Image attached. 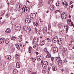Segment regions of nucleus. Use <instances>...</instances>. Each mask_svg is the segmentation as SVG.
Returning <instances> with one entry per match:
<instances>
[{
  "mask_svg": "<svg viewBox=\"0 0 74 74\" xmlns=\"http://www.w3.org/2000/svg\"><path fill=\"white\" fill-rule=\"evenodd\" d=\"M46 68H44L42 70V73L43 74H45L46 73Z\"/></svg>",
  "mask_w": 74,
  "mask_h": 74,
  "instance_id": "nucleus-29",
  "label": "nucleus"
},
{
  "mask_svg": "<svg viewBox=\"0 0 74 74\" xmlns=\"http://www.w3.org/2000/svg\"><path fill=\"white\" fill-rule=\"evenodd\" d=\"M56 6H59V2H58L57 3H56Z\"/></svg>",
  "mask_w": 74,
  "mask_h": 74,
  "instance_id": "nucleus-38",
  "label": "nucleus"
},
{
  "mask_svg": "<svg viewBox=\"0 0 74 74\" xmlns=\"http://www.w3.org/2000/svg\"><path fill=\"white\" fill-rule=\"evenodd\" d=\"M5 40V38H2L0 39V44H3L4 42V40Z\"/></svg>",
  "mask_w": 74,
  "mask_h": 74,
  "instance_id": "nucleus-8",
  "label": "nucleus"
},
{
  "mask_svg": "<svg viewBox=\"0 0 74 74\" xmlns=\"http://www.w3.org/2000/svg\"><path fill=\"white\" fill-rule=\"evenodd\" d=\"M17 73H18V70L17 69H15L13 70V73L14 74H16Z\"/></svg>",
  "mask_w": 74,
  "mask_h": 74,
  "instance_id": "nucleus-25",
  "label": "nucleus"
},
{
  "mask_svg": "<svg viewBox=\"0 0 74 74\" xmlns=\"http://www.w3.org/2000/svg\"><path fill=\"white\" fill-rule=\"evenodd\" d=\"M37 66H39V63H37Z\"/></svg>",
  "mask_w": 74,
  "mask_h": 74,
  "instance_id": "nucleus-58",
  "label": "nucleus"
},
{
  "mask_svg": "<svg viewBox=\"0 0 74 74\" xmlns=\"http://www.w3.org/2000/svg\"><path fill=\"white\" fill-rule=\"evenodd\" d=\"M36 14L34 13H32L31 14L30 17L32 19H34L36 17Z\"/></svg>",
  "mask_w": 74,
  "mask_h": 74,
  "instance_id": "nucleus-5",
  "label": "nucleus"
},
{
  "mask_svg": "<svg viewBox=\"0 0 74 74\" xmlns=\"http://www.w3.org/2000/svg\"><path fill=\"white\" fill-rule=\"evenodd\" d=\"M53 3V1L52 0H49L48 1V3L49 4H51Z\"/></svg>",
  "mask_w": 74,
  "mask_h": 74,
  "instance_id": "nucleus-23",
  "label": "nucleus"
},
{
  "mask_svg": "<svg viewBox=\"0 0 74 74\" xmlns=\"http://www.w3.org/2000/svg\"><path fill=\"white\" fill-rule=\"evenodd\" d=\"M6 33H9L11 32V29H10L7 28L6 31H5Z\"/></svg>",
  "mask_w": 74,
  "mask_h": 74,
  "instance_id": "nucleus-15",
  "label": "nucleus"
},
{
  "mask_svg": "<svg viewBox=\"0 0 74 74\" xmlns=\"http://www.w3.org/2000/svg\"><path fill=\"white\" fill-rule=\"evenodd\" d=\"M64 71V69H62V70H61V71H62L63 72V71Z\"/></svg>",
  "mask_w": 74,
  "mask_h": 74,
  "instance_id": "nucleus-60",
  "label": "nucleus"
},
{
  "mask_svg": "<svg viewBox=\"0 0 74 74\" xmlns=\"http://www.w3.org/2000/svg\"><path fill=\"white\" fill-rule=\"evenodd\" d=\"M16 58H19V55H18V54H17L16 55Z\"/></svg>",
  "mask_w": 74,
  "mask_h": 74,
  "instance_id": "nucleus-48",
  "label": "nucleus"
},
{
  "mask_svg": "<svg viewBox=\"0 0 74 74\" xmlns=\"http://www.w3.org/2000/svg\"><path fill=\"white\" fill-rule=\"evenodd\" d=\"M73 3V2L71 1L70 2V4H71Z\"/></svg>",
  "mask_w": 74,
  "mask_h": 74,
  "instance_id": "nucleus-57",
  "label": "nucleus"
},
{
  "mask_svg": "<svg viewBox=\"0 0 74 74\" xmlns=\"http://www.w3.org/2000/svg\"><path fill=\"white\" fill-rule=\"evenodd\" d=\"M71 26H73V27H74V24L73 23H71Z\"/></svg>",
  "mask_w": 74,
  "mask_h": 74,
  "instance_id": "nucleus-45",
  "label": "nucleus"
},
{
  "mask_svg": "<svg viewBox=\"0 0 74 74\" xmlns=\"http://www.w3.org/2000/svg\"><path fill=\"white\" fill-rule=\"evenodd\" d=\"M29 11L27 9V8H25V12L26 14H27L29 13Z\"/></svg>",
  "mask_w": 74,
  "mask_h": 74,
  "instance_id": "nucleus-14",
  "label": "nucleus"
},
{
  "mask_svg": "<svg viewBox=\"0 0 74 74\" xmlns=\"http://www.w3.org/2000/svg\"><path fill=\"white\" fill-rule=\"evenodd\" d=\"M60 12V11L59 10H57L55 12V13H57V12Z\"/></svg>",
  "mask_w": 74,
  "mask_h": 74,
  "instance_id": "nucleus-41",
  "label": "nucleus"
},
{
  "mask_svg": "<svg viewBox=\"0 0 74 74\" xmlns=\"http://www.w3.org/2000/svg\"><path fill=\"white\" fill-rule=\"evenodd\" d=\"M47 40L48 42H52V40L49 38H47Z\"/></svg>",
  "mask_w": 74,
  "mask_h": 74,
  "instance_id": "nucleus-28",
  "label": "nucleus"
},
{
  "mask_svg": "<svg viewBox=\"0 0 74 74\" xmlns=\"http://www.w3.org/2000/svg\"><path fill=\"white\" fill-rule=\"evenodd\" d=\"M68 29L66 28V33H67V31H68Z\"/></svg>",
  "mask_w": 74,
  "mask_h": 74,
  "instance_id": "nucleus-53",
  "label": "nucleus"
},
{
  "mask_svg": "<svg viewBox=\"0 0 74 74\" xmlns=\"http://www.w3.org/2000/svg\"><path fill=\"white\" fill-rule=\"evenodd\" d=\"M29 52L30 53L32 52V47H29L28 48Z\"/></svg>",
  "mask_w": 74,
  "mask_h": 74,
  "instance_id": "nucleus-22",
  "label": "nucleus"
},
{
  "mask_svg": "<svg viewBox=\"0 0 74 74\" xmlns=\"http://www.w3.org/2000/svg\"><path fill=\"white\" fill-rule=\"evenodd\" d=\"M59 16H60L59 14H57L56 15V17L57 18H59Z\"/></svg>",
  "mask_w": 74,
  "mask_h": 74,
  "instance_id": "nucleus-42",
  "label": "nucleus"
},
{
  "mask_svg": "<svg viewBox=\"0 0 74 74\" xmlns=\"http://www.w3.org/2000/svg\"><path fill=\"white\" fill-rule=\"evenodd\" d=\"M22 12H25V8H22Z\"/></svg>",
  "mask_w": 74,
  "mask_h": 74,
  "instance_id": "nucleus-43",
  "label": "nucleus"
},
{
  "mask_svg": "<svg viewBox=\"0 0 74 74\" xmlns=\"http://www.w3.org/2000/svg\"><path fill=\"white\" fill-rule=\"evenodd\" d=\"M58 41V37H56L54 38L52 40L53 42H54V43H55V42H56L57 41Z\"/></svg>",
  "mask_w": 74,
  "mask_h": 74,
  "instance_id": "nucleus-4",
  "label": "nucleus"
},
{
  "mask_svg": "<svg viewBox=\"0 0 74 74\" xmlns=\"http://www.w3.org/2000/svg\"><path fill=\"white\" fill-rule=\"evenodd\" d=\"M62 3L63 5H64L65 4H64V2H62Z\"/></svg>",
  "mask_w": 74,
  "mask_h": 74,
  "instance_id": "nucleus-56",
  "label": "nucleus"
},
{
  "mask_svg": "<svg viewBox=\"0 0 74 74\" xmlns=\"http://www.w3.org/2000/svg\"><path fill=\"white\" fill-rule=\"evenodd\" d=\"M44 51H45V52H47V50H46V49H44Z\"/></svg>",
  "mask_w": 74,
  "mask_h": 74,
  "instance_id": "nucleus-59",
  "label": "nucleus"
},
{
  "mask_svg": "<svg viewBox=\"0 0 74 74\" xmlns=\"http://www.w3.org/2000/svg\"><path fill=\"white\" fill-rule=\"evenodd\" d=\"M44 64H45L47 66H48V62L47 61H45L44 62Z\"/></svg>",
  "mask_w": 74,
  "mask_h": 74,
  "instance_id": "nucleus-35",
  "label": "nucleus"
},
{
  "mask_svg": "<svg viewBox=\"0 0 74 74\" xmlns=\"http://www.w3.org/2000/svg\"><path fill=\"white\" fill-rule=\"evenodd\" d=\"M25 21L26 23H30L31 22V20L28 18H26Z\"/></svg>",
  "mask_w": 74,
  "mask_h": 74,
  "instance_id": "nucleus-9",
  "label": "nucleus"
},
{
  "mask_svg": "<svg viewBox=\"0 0 74 74\" xmlns=\"http://www.w3.org/2000/svg\"><path fill=\"white\" fill-rule=\"evenodd\" d=\"M61 18L63 19H65L67 17L66 13L65 12L62 13L61 14Z\"/></svg>",
  "mask_w": 74,
  "mask_h": 74,
  "instance_id": "nucleus-3",
  "label": "nucleus"
},
{
  "mask_svg": "<svg viewBox=\"0 0 74 74\" xmlns=\"http://www.w3.org/2000/svg\"><path fill=\"white\" fill-rule=\"evenodd\" d=\"M28 28V27H23L24 30L26 32V30H27V29Z\"/></svg>",
  "mask_w": 74,
  "mask_h": 74,
  "instance_id": "nucleus-34",
  "label": "nucleus"
},
{
  "mask_svg": "<svg viewBox=\"0 0 74 74\" xmlns=\"http://www.w3.org/2000/svg\"><path fill=\"white\" fill-rule=\"evenodd\" d=\"M71 38L72 40H73V39H74V38H73V37L71 36Z\"/></svg>",
  "mask_w": 74,
  "mask_h": 74,
  "instance_id": "nucleus-52",
  "label": "nucleus"
},
{
  "mask_svg": "<svg viewBox=\"0 0 74 74\" xmlns=\"http://www.w3.org/2000/svg\"><path fill=\"white\" fill-rule=\"evenodd\" d=\"M15 29L16 30H20L21 29V25L19 24H17L15 26Z\"/></svg>",
  "mask_w": 74,
  "mask_h": 74,
  "instance_id": "nucleus-1",
  "label": "nucleus"
},
{
  "mask_svg": "<svg viewBox=\"0 0 74 74\" xmlns=\"http://www.w3.org/2000/svg\"><path fill=\"white\" fill-rule=\"evenodd\" d=\"M62 55L63 56H64L66 55V53H65V52H63V53H62Z\"/></svg>",
  "mask_w": 74,
  "mask_h": 74,
  "instance_id": "nucleus-44",
  "label": "nucleus"
},
{
  "mask_svg": "<svg viewBox=\"0 0 74 74\" xmlns=\"http://www.w3.org/2000/svg\"><path fill=\"white\" fill-rule=\"evenodd\" d=\"M63 30L61 32H60V33H62V34L63 33Z\"/></svg>",
  "mask_w": 74,
  "mask_h": 74,
  "instance_id": "nucleus-54",
  "label": "nucleus"
},
{
  "mask_svg": "<svg viewBox=\"0 0 74 74\" xmlns=\"http://www.w3.org/2000/svg\"><path fill=\"white\" fill-rule=\"evenodd\" d=\"M58 43L60 45L62 44V38H60L59 39Z\"/></svg>",
  "mask_w": 74,
  "mask_h": 74,
  "instance_id": "nucleus-13",
  "label": "nucleus"
},
{
  "mask_svg": "<svg viewBox=\"0 0 74 74\" xmlns=\"http://www.w3.org/2000/svg\"><path fill=\"white\" fill-rule=\"evenodd\" d=\"M5 58L7 59H9V60H10V59H11V56H5Z\"/></svg>",
  "mask_w": 74,
  "mask_h": 74,
  "instance_id": "nucleus-16",
  "label": "nucleus"
},
{
  "mask_svg": "<svg viewBox=\"0 0 74 74\" xmlns=\"http://www.w3.org/2000/svg\"><path fill=\"white\" fill-rule=\"evenodd\" d=\"M38 45V44H36L33 46V48H36V47H37Z\"/></svg>",
  "mask_w": 74,
  "mask_h": 74,
  "instance_id": "nucleus-39",
  "label": "nucleus"
},
{
  "mask_svg": "<svg viewBox=\"0 0 74 74\" xmlns=\"http://www.w3.org/2000/svg\"><path fill=\"white\" fill-rule=\"evenodd\" d=\"M35 29H36V33H37V32H38L37 30H38V29H37V28H35Z\"/></svg>",
  "mask_w": 74,
  "mask_h": 74,
  "instance_id": "nucleus-49",
  "label": "nucleus"
},
{
  "mask_svg": "<svg viewBox=\"0 0 74 74\" xmlns=\"http://www.w3.org/2000/svg\"><path fill=\"white\" fill-rule=\"evenodd\" d=\"M55 8V6L53 5H51L50 6V9L51 11H53Z\"/></svg>",
  "mask_w": 74,
  "mask_h": 74,
  "instance_id": "nucleus-7",
  "label": "nucleus"
},
{
  "mask_svg": "<svg viewBox=\"0 0 74 74\" xmlns=\"http://www.w3.org/2000/svg\"><path fill=\"white\" fill-rule=\"evenodd\" d=\"M4 15V13H2L1 14H0V16H2Z\"/></svg>",
  "mask_w": 74,
  "mask_h": 74,
  "instance_id": "nucleus-47",
  "label": "nucleus"
},
{
  "mask_svg": "<svg viewBox=\"0 0 74 74\" xmlns=\"http://www.w3.org/2000/svg\"><path fill=\"white\" fill-rule=\"evenodd\" d=\"M53 50L54 53L56 52H58V48L56 47H54L53 48Z\"/></svg>",
  "mask_w": 74,
  "mask_h": 74,
  "instance_id": "nucleus-11",
  "label": "nucleus"
},
{
  "mask_svg": "<svg viewBox=\"0 0 74 74\" xmlns=\"http://www.w3.org/2000/svg\"><path fill=\"white\" fill-rule=\"evenodd\" d=\"M16 39V37L15 36H13L11 38L12 40H15Z\"/></svg>",
  "mask_w": 74,
  "mask_h": 74,
  "instance_id": "nucleus-33",
  "label": "nucleus"
},
{
  "mask_svg": "<svg viewBox=\"0 0 74 74\" xmlns=\"http://www.w3.org/2000/svg\"><path fill=\"white\" fill-rule=\"evenodd\" d=\"M56 59L57 60V61L58 62H59V61H60V60H60V58L57 57L56 58Z\"/></svg>",
  "mask_w": 74,
  "mask_h": 74,
  "instance_id": "nucleus-31",
  "label": "nucleus"
},
{
  "mask_svg": "<svg viewBox=\"0 0 74 74\" xmlns=\"http://www.w3.org/2000/svg\"><path fill=\"white\" fill-rule=\"evenodd\" d=\"M16 67L17 68H19L20 67V65L19 62H17L16 64Z\"/></svg>",
  "mask_w": 74,
  "mask_h": 74,
  "instance_id": "nucleus-24",
  "label": "nucleus"
},
{
  "mask_svg": "<svg viewBox=\"0 0 74 74\" xmlns=\"http://www.w3.org/2000/svg\"><path fill=\"white\" fill-rule=\"evenodd\" d=\"M58 64L59 66H61L62 64V60L60 61L59 62Z\"/></svg>",
  "mask_w": 74,
  "mask_h": 74,
  "instance_id": "nucleus-30",
  "label": "nucleus"
},
{
  "mask_svg": "<svg viewBox=\"0 0 74 74\" xmlns=\"http://www.w3.org/2000/svg\"><path fill=\"white\" fill-rule=\"evenodd\" d=\"M52 69L53 71H56L58 69V68L57 66H53L52 67Z\"/></svg>",
  "mask_w": 74,
  "mask_h": 74,
  "instance_id": "nucleus-12",
  "label": "nucleus"
},
{
  "mask_svg": "<svg viewBox=\"0 0 74 74\" xmlns=\"http://www.w3.org/2000/svg\"><path fill=\"white\" fill-rule=\"evenodd\" d=\"M42 66L43 67L45 68V67H47V66L45 65V64L43 63V64L42 65Z\"/></svg>",
  "mask_w": 74,
  "mask_h": 74,
  "instance_id": "nucleus-37",
  "label": "nucleus"
},
{
  "mask_svg": "<svg viewBox=\"0 0 74 74\" xmlns=\"http://www.w3.org/2000/svg\"><path fill=\"white\" fill-rule=\"evenodd\" d=\"M27 29L26 32H30V31H31V29H30V28H29V27H28V28H27Z\"/></svg>",
  "mask_w": 74,
  "mask_h": 74,
  "instance_id": "nucleus-21",
  "label": "nucleus"
},
{
  "mask_svg": "<svg viewBox=\"0 0 74 74\" xmlns=\"http://www.w3.org/2000/svg\"><path fill=\"white\" fill-rule=\"evenodd\" d=\"M73 7V5H72L71 6V8H72Z\"/></svg>",
  "mask_w": 74,
  "mask_h": 74,
  "instance_id": "nucleus-51",
  "label": "nucleus"
},
{
  "mask_svg": "<svg viewBox=\"0 0 74 74\" xmlns=\"http://www.w3.org/2000/svg\"><path fill=\"white\" fill-rule=\"evenodd\" d=\"M37 59L38 61L40 62V61L41 60V56H39L37 58Z\"/></svg>",
  "mask_w": 74,
  "mask_h": 74,
  "instance_id": "nucleus-17",
  "label": "nucleus"
},
{
  "mask_svg": "<svg viewBox=\"0 0 74 74\" xmlns=\"http://www.w3.org/2000/svg\"><path fill=\"white\" fill-rule=\"evenodd\" d=\"M9 14H6V16L7 17V18H8V17H9Z\"/></svg>",
  "mask_w": 74,
  "mask_h": 74,
  "instance_id": "nucleus-46",
  "label": "nucleus"
},
{
  "mask_svg": "<svg viewBox=\"0 0 74 74\" xmlns=\"http://www.w3.org/2000/svg\"><path fill=\"white\" fill-rule=\"evenodd\" d=\"M63 51H64V52H66L67 51V48H64L63 49Z\"/></svg>",
  "mask_w": 74,
  "mask_h": 74,
  "instance_id": "nucleus-36",
  "label": "nucleus"
},
{
  "mask_svg": "<svg viewBox=\"0 0 74 74\" xmlns=\"http://www.w3.org/2000/svg\"><path fill=\"white\" fill-rule=\"evenodd\" d=\"M18 40L20 42H21L22 41V36H18Z\"/></svg>",
  "mask_w": 74,
  "mask_h": 74,
  "instance_id": "nucleus-10",
  "label": "nucleus"
},
{
  "mask_svg": "<svg viewBox=\"0 0 74 74\" xmlns=\"http://www.w3.org/2000/svg\"><path fill=\"white\" fill-rule=\"evenodd\" d=\"M69 22V20H68L67 21V23Z\"/></svg>",
  "mask_w": 74,
  "mask_h": 74,
  "instance_id": "nucleus-62",
  "label": "nucleus"
},
{
  "mask_svg": "<svg viewBox=\"0 0 74 74\" xmlns=\"http://www.w3.org/2000/svg\"><path fill=\"white\" fill-rule=\"evenodd\" d=\"M20 46L21 47H22V44H20Z\"/></svg>",
  "mask_w": 74,
  "mask_h": 74,
  "instance_id": "nucleus-61",
  "label": "nucleus"
},
{
  "mask_svg": "<svg viewBox=\"0 0 74 74\" xmlns=\"http://www.w3.org/2000/svg\"><path fill=\"white\" fill-rule=\"evenodd\" d=\"M36 54H37L38 55V52H36Z\"/></svg>",
  "mask_w": 74,
  "mask_h": 74,
  "instance_id": "nucleus-64",
  "label": "nucleus"
},
{
  "mask_svg": "<svg viewBox=\"0 0 74 74\" xmlns=\"http://www.w3.org/2000/svg\"><path fill=\"white\" fill-rule=\"evenodd\" d=\"M40 44L41 45H44L45 44V40H43Z\"/></svg>",
  "mask_w": 74,
  "mask_h": 74,
  "instance_id": "nucleus-18",
  "label": "nucleus"
},
{
  "mask_svg": "<svg viewBox=\"0 0 74 74\" xmlns=\"http://www.w3.org/2000/svg\"><path fill=\"white\" fill-rule=\"evenodd\" d=\"M39 20L40 22H42V19H41L40 18V19H39Z\"/></svg>",
  "mask_w": 74,
  "mask_h": 74,
  "instance_id": "nucleus-50",
  "label": "nucleus"
},
{
  "mask_svg": "<svg viewBox=\"0 0 74 74\" xmlns=\"http://www.w3.org/2000/svg\"><path fill=\"white\" fill-rule=\"evenodd\" d=\"M16 8L18 11H20L22 8V6L21 4H16Z\"/></svg>",
  "mask_w": 74,
  "mask_h": 74,
  "instance_id": "nucleus-2",
  "label": "nucleus"
},
{
  "mask_svg": "<svg viewBox=\"0 0 74 74\" xmlns=\"http://www.w3.org/2000/svg\"><path fill=\"white\" fill-rule=\"evenodd\" d=\"M35 25L36 26H37L38 25V23H36V24H35Z\"/></svg>",
  "mask_w": 74,
  "mask_h": 74,
  "instance_id": "nucleus-55",
  "label": "nucleus"
},
{
  "mask_svg": "<svg viewBox=\"0 0 74 74\" xmlns=\"http://www.w3.org/2000/svg\"><path fill=\"white\" fill-rule=\"evenodd\" d=\"M58 26H59V27H61L62 26V25H61V23H59L58 24Z\"/></svg>",
  "mask_w": 74,
  "mask_h": 74,
  "instance_id": "nucleus-40",
  "label": "nucleus"
},
{
  "mask_svg": "<svg viewBox=\"0 0 74 74\" xmlns=\"http://www.w3.org/2000/svg\"><path fill=\"white\" fill-rule=\"evenodd\" d=\"M38 42V38H34L33 40V42L34 44H37Z\"/></svg>",
  "mask_w": 74,
  "mask_h": 74,
  "instance_id": "nucleus-6",
  "label": "nucleus"
},
{
  "mask_svg": "<svg viewBox=\"0 0 74 74\" xmlns=\"http://www.w3.org/2000/svg\"><path fill=\"white\" fill-rule=\"evenodd\" d=\"M5 43L6 44H8V43H9V42H10V40H9V39H6L5 41Z\"/></svg>",
  "mask_w": 74,
  "mask_h": 74,
  "instance_id": "nucleus-20",
  "label": "nucleus"
},
{
  "mask_svg": "<svg viewBox=\"0 0 74 74\" xmlns=\"http://www.w3.org/2000/svg\"><path fill=\"white\" fill-rule=\"evenodd\" d=\"M47 28H45L43 29V33H45V32H47Z\"/></svg>",
  "mask_w": 74,
  "mask_h": 74,
  "instance_id": "nucleus-32",
  "label": "nucleus"
},
{
  "mask_svg": "<svg viewBox=\"0 0 74 74\" xmlns=\"http://www.w3.org/2000/svg\"><path fill=\"white\" fill-rule=\"evenodd\" d=\"M26 2L27 3V2H29V1L26 0Z\"/></svg>",
  "mask_w": 74,
  "mask_h": 74,
  "instance_id": "nucleus-63",
  "label": "nucleus"
},
{
  "mask_svg": "<svg viewBox=\"0 0 74 74\" xmlns=\"http://www.w3.org/2000/svg\"><path fill=\"white\" fill-rule=\"evenodd\" d=\"M47 55L46 56V58H50L51 57V54H47Z\"/></svg>",
  "mask_w": 74,
  "mask_h": 74,
  "instance_id": "nucleus-26",
  "label": "nucleus"
},
{
  "mask_svg": "<svg viewBox=\"0 0 74 74\" xmlns=\"http://www.w3.org/2000/svg\"><path fill=\"white\" fill-rule=\"evenodd\" d=\"M31 60L33 61L34 62H36V58H33L32 57L31 58Z\"/></svg>",
  "mask_w": 74,
  "mask_h": 74,
  "instance_id": "nucleus-19",
  "label": "nucleus"
},
{
  "mask_svg": "<svg viewBox=\"0 0 74 74\" xmlns=\"http://www.w3.org/2000/svg\"><path fill=\"white\" fill-rule=\"evenodd\" d=\"M16 47L18 49H20V47H19V45L18 44H16L15 45Z\"/></svg>",
  "mask_w": 74,
  "mask_h": 74,
  "instance_id": "nucleus-27",
  "label": "nucleus"
}]
</instances>
